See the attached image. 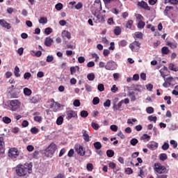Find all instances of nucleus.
<instances>
[{
    "instance_id": "9b49d317",
    "label": "nucleus",
    "mask_w": 178,
    "mask_h": 178,
    "mask_svg": "<svg viewBox=\"0 0 178 178\" xmlns=\"http://www.w3.org/2000/svg\"><path fill=\"white\" fill-rule=\"evenodd\" d=\"M29 101L30 104H38V102L41 101V97L39 95H35L32 97H30Z\"/></svg>"
},
{
    "instance_id": "2f4dec72",
    "label": "nucleus",
    "mask_w": 178,
    "mask_h": 178,
    "mask_svg": "<svg viewBox=\"0 0 178 178\" xmlns=\"http://www.w3.org/2000/svg\"><path fill=\"white\" fill-rule=\"evenodd\" d=\"M159 159L160 161H166L168 159V155L165 153L161 154L159 155Z\"/></svg>"
},
{
    "instance_id": "20e7f679",
    "label": "nucleus",
    "mask_w": 178,
    "mask_h": 178,
    "mask_svg": "<svg viewBox=\"0 0 178 178\" xmlns=\"http://www.w3.org/2000/svg\"><path fill=\"white\" fill-rule=\"evenodd\" d=\"M58 149L57 146L55 143H51L47 148L44 151V154L45 156L51 157L54 154H55V151Z\"/></svg>"
},
{
    "instance_id": "338daca9",
    "label": "nucleus",
    "mask_w": 178,
    "mask_h": 178,
    "mask_svg": "<svg viewBox=\"0 0 178 178\" xmlns=\"http://www.w3.org/2000/svg\"><path fill=\"white\" fill-rule=\"evenodd\" d=\"M125 173L127 175H131L133 173V170L130 168H127V169H125Z\"/></svg>"
},
{
    "instance_id": "13d9d810",
    "label": "nucleus",
    "mask_w": 178,
    "mask_h": 178,
    "mask_svg": "<svg viewBox=\"0 0 178 178\" xmlns=\"http://www.w3.org/2000/svg\"><path fill=\"white\" fill-rule=\"evenodd\" d=\"M119 45H120V47H126V45H127V41H126L124 40H121L119 42Z\"/></svg>"
},
{
    "instance_id": "052dcab7",
    "label": "nucleus",
    "mask_w": 178,
    "mask_h": 178,
    "mask_svg": "<svg viewBox=\"0 0 178 178\" xmlns=\"http://www.w3.org/2000/svg\"><path fill=\"white\" fill-rule=\"evenodd\" d=\"M146 112L147 113H149V115H151V113H152L154 112V108L152 107H147L146 108Z\"/></svg>"
},
{
    "instance_id": "a878e982",
    "label": "nucleus",
    "mask_w": 178,
    "mask_h": 178,
    "mask_svg": "<svg viewBox=\"0 0 178 178\" xmlns=\"http://www.w3.org/2000/svg\"><path fill=\"white\" fill-rule=\"evenodd\" d=\"M39 23L40 24H47L48 23V19L45 17H41L39 19Z\"/></svg>"
},
{
    "instance_id": "37998d69",
    "label": "nucleus",
    "mask_w": 178,
    "mask_h": 178,
    "mask_svg": "<svg viewBox=\"0 0 178 178\" xmlns=\"http://www.w3.org/2000/svg\"><path fill=\"white\" fill-rule=\"evenodd\" d=\"M122 12V9L120 8H113L112 13H114V15H119Z\"/></svg>"
},
{
    "instance_id": "bb28decb",
    "label": "nucleus",
    "mask_w": 178,
    "mask_h": 178,
    "mask_svg": "<svg viewBox=\"0 0 178 178\" xmlns=\"http://www.w3.org/2000/svg\"><path fill=\"white\" fill-rule=\"evenodd\" d=\"M122 33V28L120 26H116L114 29V34L115 35H120V33Z\"/></svg>"
},
{
    "instance_id": "bf43d9fd",
    "label": "nucleus",
    "mask_w": 178,
    "mask_h": 178,
    "mask_svg": "<svg viewBox=\"0 0 178 178\" xmlns=\"http://www.w3.org/2000/svg\"><path fill=\"white\" fill-rule=\"evenodd\" d=\"M44 33L47 34V35H49V34H51V33H52V29H51V28H46L44 29Z\"/></svg>"
},
{
    "instance_id": "c9c22d12",
    "label": "nucleus",
    "mask_w": 178,
    "mask_h": 178,
    "mask_svg": "<svg viewBox=\"0 0 178 178\" xmlns=\"http://www.w3.org/2000/svg\"><path fill=\"white\" fill-rule=\"evenodd\" d=\"M106 155L108 156V158H112L115 155V152L112 149L107 150Z\"/></svg>"
},
{
    "instance_id": "c85d7f7f",
    "label": "nucleus",
    "mask_w": 178,
    "mask_h": 178,
    "mask_svg": "<svg viewBox=\"0 0 178 178\" xmlns=\"http://www.w3.org/2000/svg\"><path fill=\"white\" fill-rule=\"evenodd\" d=\"M14 74L16 77H20V69L16 66L14 70Z\"/></svg>"
},
{
    "instance_id": "8fccbe9b",
    "label": "nucleus",
    "mask_w": 178,
    "mask_h": 178,
    "mask_svg": "<svg viewBox=\"0 0 178 178\" xmlns=\"http://www.w3.org/2000/svg\"><path fill=\"white\" fill-rule=\"evenodd\" d=\"M91 126L94 130H98L99 129V125L96 122H92Z\"/></svg>"
},
{
    "instance_id": "e433bc0d",
    "label": "nucleus",
    "mask_w": 178,
    "mask_h": 178,
    "mask_svg": "<svg viewBox=\"0 0 178 178\" xmlns=\"http://www.w3.org/2000/svg\"><path fill=\"white\" fill-rule=\"evenodd\" d=\"M129 97L131 99V101L132 102L136 101V95H134V92H129Z\"/></svg>"
},
{
    "instance_id": "680f3d73",
    "label": "nucleus",
    "mask_w": 178,
    "mask_h": 178,
    "mask_svg": "<svg viewBox=\"0 0 178 178\" xmlns=\"http://www.w3.org/2000/svg\"><path fill=\"white\" fill-rule=\"evenodd\" d=\"M54 60V56H47L46 62H48V63H50V62H52Z\"/></svg>"
},
{
    "instance_id": "0e129e2a",
    "label": "nucleus",
    "mask_w": 178,
    "mask_h": 178,
    "mask_svg": "<svg viewBox=\"0 0 178 178\" xmlns=\"http://www.w3.org/2000/svg\"><path fill=\"white\" fill-rule=\"evenodd\" d=\"M83 8V3L79 2L76 6H75V9H77L78 10L79 9H81Z\"/></svg>"
},
{
    "instance_id": "3c124183",
    "label": "nucleus",
    "mask_w": 178,
    "mask_h": 178,
    "mask_svg": "<svg viewBox=\"0 0 178 178\" xmlns=\"http://www.w3.org/2000/svg\"><path fill=\"white\" fill-rule=\"evenodd\" d=\"M119 88L116 86V85H113L111 88V92H113L114 94L118 91Z\"/></svg>"
},
{
    "instance_id": "7ed1b4c3",
    "label": "nucleus",
    "mask_w": 178,
    "mask_h": 178,
    "mask_svg": "<svg viewBox=\"0 0 178 178\" xmlns=\"http://www.w3.org/2000/svg\"><path fill=\"white\" fill-rule=\"evenodd\" d=\"M153 169L156 173L159 175H163L165 173H168V169L165 165L161 164V163H155L154 164Z\"/></svg>"
},
{
    "instance_id": "2eb2a0df",
    "label": "nucleus",
    "mask_w": 178,
    "mask_h": 178,
    "mask_svg": "<svg viewBox=\"0 0 178 178\" xmlns=\"http://www.w3.org/2000/svg\"><path fill=\"white\" fill-rule=\"evenodd\" d=\"M0 24L2 26V27H5V29H7L9 30L10 29V24L8 23L5 19H0Z\"/></svg>"
},
{
    "instance_id": "58836bf2",
    "label": "nucleus",
    "mask_w": 178,
    "mask_h": 178,
    "mask_svg": "<svg viewBox=\"0 0 178 178\" xmlns=\"http://www.w3.org/2000/svg\"><path fill=\"white\" fill-rule=\"evenodd\" d=\"M145 27V22L139 21L138 24V29H144Z\"/></svg>"
},
{
    "instance_id": "6e6552de",
    "label": "nucleus",
    "mask_w": 178,
    "mask_h": 178,
    "mask_svg": "<svg viewBox=\"0 0 178 178\" xmlns=\"http://www.w3.org/2000/svg\"><path fill=\"white\" fill-rule=\"evenodd\" d=\"M75 151L79 155H81V156H84V155H86V150L81 145H75Z\"/></svg>"
},
{
    "instance_id": "393cba45",
    "label": "nucleus",
    "mask_w": 178,
    "mask_h": 178,
    "mask_svg": "<svg viewBox=\"0 0 178 178\" xmlns=\"http://www.w3.org/2000/svg\"><path fill=\"white\" fill-rule=\"evenodd\" d=\"M171 9H173V6H166L163 11L164 15L169 16V12H170Z\"/></svg>"
},
{
    "instance_id": "5fc2aeb1",
    "label": "nucleus",
    "mask_w": 178,
    "mask_h": 178,
    "mask_svg": "<svg viewBox=\"0 0 178 178\" xmlns=\"http://www.w3.org/2000/svg\"><path fill=\"white\" fill-rule=\"evenodd\" d=\"M39 130L37 127H33L31 129V132L32 134H37L38 133Z\"/></svg>"
},
{
    "instance_id": "f704fd0d",
    "label": "nucleus",
    "mask_w": 178,
    "mask_h": 178,
    "mask_svg": "<svg viewBox=\"0 0 178 178\" xmlns=\"http://www.w3.org/2000/svg\"><path fill=\"white\" fill-rule=\"evenodd\" d=\"M2 120L6 124H9V123H10V122H12V120L9 117H3L2 118Z\"/></svg>"
},
{
    "instance_id": "6ab92c4d",
    "label": "nucleus",
    "mask_w": 178,
    "mask_h": 178,
    "mask_svg": "<svg viewBox=\"0 0 178 178\" xmlns=\"http://www.w3.org/2000/svg\"><path fill=\"white\" fill-rule=\"evenodd\" d=\"M164 81H167L169 86H175V83H173V81H175V78L172 76L165 78Z\"/></svg>"
},
{
    "instance_id": "e2e57ef3",
    "label": "nucleus",
    "mask_w": 178,
    "mask_h": 178,
    "mask_svg": "<svg viewBox=\"0 0 178 178\" xmlns=\"http://www.w3.org/2000/svg\"><path fill=\"white\" fill-rule=\"evenodd\" d=\"M73 105H74V106H80V105H81V103H80V100H79V99H75L74 101V102H73Z\"/></svg>"
},
{
    "instance_id": "9d476101",
    "label": "nucleus",
    "mask_w": 178,
    "mask_h": 178,
    "mask_svg": "<svg viewBox=\"0 0 178 178\" xmlns=\"http://www.w3.org/2000/svg\"><path fill=\"white\" fill-rule=\"evenodd\" d=\"M50 102H51L50 108L53 109L54 112H56V111L60 108V104L58 102H56L54 99H51Z\"/></svg>"
},
{
    "instance_id": "7c9ffc66",
    "label": "nucleus",
    "mask_w": 178,
    "mask_h": 178,
    "mask_svg": "<svg viewBox=\"0 0 178 178\" xmlns=\"http://www.w3.org/2000/svg\"><path fill=\"white\" fill-rule=\"evenodd\" d=\"M63 123V116L60 115L59 116L56 120V124L58 126H60Z\"/></svg>"
},
{
    "instance_id": "b1692460",
    "label": "nucleus",
    "mask_w": 178,
    "mask_h": 178,
    "mask_svg": "<svg viewBox=\"0 0 178 178\" xmlns=\"http://www.w3.org/2000/svg\"><path fill=\"white\" fill-rule=\"evenodd\" d=\"M32 93H33V92L31 91V89H30L29 88H24V95H26L27 97H30V95H31Z\"/></svg>"
},
{
    "instance_id": "603ef678",
    "label": "nucleus",
    "mask_w": 178,
    "mask_h": 178,
    "mask_svg": "<svg viewBox=\"0 0 178 178\" xmlns=\"http://www.w3.org/2000/svg\"><path fill=\"white\" fill-rule=\"evenodd\" d=\"M137 122V119L132 118V119H128L127 120V124H133V123H136Z\"/></svg>"
},
{
    "instance_id": "f03ea898",
    "label": "nucleus",
    "mask_w": 178,
    "mask_h": 178,
    "mask_svg": "<svg viewBox=\"0 0 178 178\" xmlns=\"http://www.w3.org/2000/svg\"><path fill=\"white\" fill-rule=\"evenodd\" d=\"M23 106V104L19 99H13L10 101L9 110L12 112H16V111H20Z\"/></svg>"
},
{
    "instance_id": "4468645a",
    "label": "nucleus",
    "mask_w": 178,
    "mask_h": 178,
    "mask_svg": "<svg viewBox=\"0 0 178 178\" xmlns=\"http://www.w3.org/2000/svg\"><path fill=\"white\" fill-rule=\"evenodd\" d=\"M5 152V142L3 141V137H0V154Z\"/></svg>"
},
{
    "instance_id": "f3484780",
    "label": "nucleus",
    "mask_w": 178,
    "mask_h": 178,
    "mask_svg": "<svg viewBox=\"0 0 178 178\" xmlns=\"http://www.w3.org/2000/svg\"><path fill=\"white\" fill-rule=\"evenodd\" d=\"M138 6L140 8H143V9H146L147 10H150L149 6H148V3H145V1H141L138 3Z\"/></svg>"
},
{
    "instance_id": "a19ab883",
    "label": "nucleus",
    "mask_w": 178,
    "mask_h": 178,
    "mask_svg": "<svg viewBox=\"0 0 178 178\" xmlns=\"http://www.w3.org/2000/svg\"><path fill=\"white\" fill-rule=\"evenodd\" d=\"M130 144L134 147L136 144H138V140L137 138H132L130 141Z\"/></svg>"
},
{
    "instance_id": "5701e85b",
    "label": "nucleus",
    "mask_w": 178,
    "mask_h": 178,
    "mask_svg": "<svg viewBox=\"0 0 178 178\" xmlns=\"http://www.w3.org/2000/svg\"><path fill=\"white\" fill-rule=\"evenodd\" d=\"M168 69L172 72H178V67L175 65L173 63H170L168 65Z\"/></svg>"
},
{
    "instance_id": "4c0bfd02",
    "label": "nucleus",
    "mask_w": 178,
    "mask_h": 178,
    "mask_svg": "<svg viewBox=\"0 0 178 178\" xmlns=\"http://www.w3.org/2000/svg\"><path fill=\"white\" fill-rule=\"evenodd\" d=\"M55 8L56 10H62V9H63V4L58 3L55 6Z\"/></svg>"
},
{
    "instance_id": "72a5a7b5",
    "label": "nucleus",
    "mask_w": 178,
    "mask_h": 178,
    "mask_svg": "<svg viewBox=\"0 0 178 178\" xmlns=\"http://www.w3.org/2000/svg\"><path fill=\"white\" fill-rule=\"evenodd\" d=\"M93 145H94L95 149H101V148H102V145L99 142H95L93 144Z\"/></svg>"
},
{
    "instance_id": "ea45409f",
    "label": "nucleus",
    "mask_w": 178,
    "mask_h": 178,
    "mask_svg": "<svg viewBox=\"0 0 178 178\" xmlns=\"http://www.w3.org/2000/svg\"><path fill=\"white\" fill-rule=\"evenodd\" d=\"M97 90H99L100 92H102V91L105 90V86L103 83H100L97 86Z\"/></svg>"
},
{
    "instance_id": "f8f14e48",
    "label": "nucleus",
    "mask_w": 178,
    "mask_h": 178,
    "mask_svg": "<svg viewBox=\"0 0 178 178\" xmlns=\"http://www.w3.org/2000/svg\"><path fill=\"white\" fill-rule=\"evenodd\" d=\"M81 133H82V137L84 141L86 143L90 142V135H88V132L87 131V130L83 129Z\"/></svg>"
},
{
    "instance_id": "49530a36",
    "label": "nucleus",
    "mask_w": 178,
    "mask_h": 178,
    "mask_svg": "<svg viewBox=\"0 0 178 178\" xmlns=\"http://www.w3.org/2000/svg\"><path fill=\"white\" fill-rule=\"evenodd\" d=\"M161 148H162V149H163V151H168V149H169V143H164V144L162 145Z\"/></svg>"
},
{
    "instance_id": "aec40b11",
    "label": "nucleus",
    "mask_w": 178,
    "mask_h": 178,
    "mask_svg": "<svg viewBox=\"0 0 178 178\" xmlns=\"http://www.w3.org/2000/svg\"><path fill=\"white\" fill-rule=\"evenodd\" d=\"M166 45H168V47H170L172 49H175V48L177 47V42L168 41L166 42Z\"/></svg>"
},
{
    "instance_id": "69168bd1",
    "label": "nucleus",
    "mask_w": 178,
    "mask_h": 178,
    "mask_svg": "<svg viewBox=\"0 0 178 178\" xmlns=\"http://www.w3.org/2000/svg\"><path fill=\"white\" fill-rule=\"evenodd\" d=\"M135 37L136 38H143V33H141V32L135 33Z\"/></svg>"
},
{
    "instance_id": "c756f323",
    "label": "nucleus",
    "mask_w": 178,
    "mask_h": 178,
    "mask_svg": "<svg viewBox=\"0 0 178 178\" xmlns=\"http://www.w3.org/2000/svg\"><path fill=\"white\" fill-rule=\"evenodd\" d=\"M31 55H33V56H37L38 58H40V56H41V55H42V52H41V51H31Z\"/></svg>"
},
{
    "instance_id": "f257e3e1",
    "label": "nucleus",
    "mask_w": 178,
    "mask_h": 178,
    "mask_svg": "<svg viewBox=\"0 0 178 178\" xmlns=\"http://www.w3.org/2000/svg\"><path fill=\"white\" fill-rule=\"evenodd\" d=\"M15 171L17 176H19V177H24V176L30 175V173L33 172V165L29 163L18 164L15 168Z\"/></svg>"
},
{
    "instance_id": "cd10ccee",
    "label": "nucleus",
    "mask_w": 178,
    "mask_h": 178,
    "mask_svg": "<svg viewBox=\"0 0 178 178\" xmlns=\"http://www.w3.org/2000/svg\"><path fill=\"white\" fill-rule=\"evenodd\" d=\"M87 79L89 80V81H94L95 79V74H94V73L88 74Z\"/></svg>"
},
{
    "instance_id": "412c9836",
    "label": "nucleus",
    "mask_w": 178,
    "mask_h": 178,
    "mask_svg": "<svg viewBox=\"0 0 178 178\" xmlns=\"http://www.w3.org/2000/svg\"><path fill=\"white\" fill-rule=\"evenodd\" d=\"M52 42H54V40L51 38H47L44 40V45L46 47H51L52 45Z\"/></svg>"
},
{
    "instance_id": "473e14b6",
    "label": "nucleus",
    "mask_w": 178,
    "mask_h": 178,
    "mask_svg": "<svg viewBox=\"0 0 178 178\" xmlns=\"http://www.w3.org/2000/svg\"><path fill=\"white\" fill-rule=\"evenodd\" d=\"M86 169L88 170V172H92V170L94 169V165L92 163H89L86 165Z\"/></svg>"
},
{
    "instance_id": "c03bdc74",
    "label": "nucleus",
    "mask_w": 178,
    "mask_h": 178,
    "mask_svg": "<svg viewBox=\"0 0 178 178\" xmlns=\"http://www.w3.org/2000/svg\"><path fill=\"white\" fill-rule=\"evenodd\" d=\"M171 3V5H177L178 1L177 0H166L165 3Z\"/></svg>"
},
{
    "instance_id": "423d86ee",
    "label": "nucleus",
    "mask_w": 178,
    "mask_h": 178,
    "mask_svg": "<svg viewBox=\"0 0 178 178\" xmlns=\"http://www.w3.org/2000/svg\"><path fill=\"white\" fill-rule=\"evenodd\" d=\"M140 45H141V44L139 42L134 41V42L129 44V48L131 49L132 52H138L140 49Z\"/></svg>"
},
{
    "instance_id": "4d7b16f0",
    "label": "nucleus",
    "mask_w": 178,
    "mask_h": 178,
    "mask_svg": "<svg viewBox=\"0 0 178 178\" xmlns=\"http://www.w3.org/2000/svg\"><path fill=\"white\" fill-rule=\"evenodd\" d=\"M165 101H167V104L168 105H170V104H172V102L170 101V99H172V98L170 97V96H165L164 97Z\"/></svg>"
},
{
    "instance_id": "39448f33",
    "label": "nucleus",
    "mask_w": 178,
    "mask_h": 178,
    "mask_svg": "<svg viewBox=\"0 0 178 178\" xmlns=\"http://www.w3.org/2000/svg\"><path fill=\"white\" fill-rule=\"evenodd\" d=\"M18 155H20V152L16 147H12L8 150V156L11 159H16Z\"/></svg>"
},
{
    "instance_id": "ddd939ff",
    "label": "nucleus",
    "mask_w": 178,
    "mask_h": 178,
    "mask_svg": "<svg viewBox=\"0 0 178 178\" xmlns=\"http://www.w3.org/2000/svg\"><path fill=\"white\" fill-rule=\"evenodd\" d=\"M149 149H152V151H155L156 148H158V143L156 142H151L147 145Z\"/></svg>"
},
{
    "instance_id": "774afa93",
    "label": "nucleus",
    "mask_w": 178,
    "mask_h": 178,
    "mask_svg": "<svg viewBox=\"0 0 178 178\" xmlns=\"http://www.w3.org/2000/svg\"><path fill=\"white\" fill-rule=\"evenodd\" d=\"M104 106L109 108L111 106V101L109 99H107L104 103Z\"/></svg>"
},
{
    "instance_id": "a18cd8bd",
    "label": "nucleus",
    "mask_w": 178,
    "mask_h": 178,
    "mask_svg": "<svg viewBox=\"0 0 178 178\" xmlns=\"http://www.w3.org/2000/svg\"><path fill=\"white\" fill-rule=\"evenodd\" d=\"M148 120H149L150 122H154V123H156V116H152L150 115L147 118Z\"/></svg>"
},
{
    "instance_id": "864d4df0",
    "label": "nucleus",
    "mask_w": 178,
    "mask_h": 178,
    "mask_svg": "<svg viewBox=\"0 0 178 178\" xmlns=\"http://www.w3.org/2000/svg\"><path fill=\"white\" fill-rule=\"evenodd\" d=\"M81 118H87L88 116V112L87 111H82L81 112Z\"/></svg>"
},
{
    "instance_id": "de8ad7c7",
    "label": "nucleus",
    "mask_w": 178,
    "mask_h": 178,
    "mask_svg": "<svg viewBox=\"0 0 178 178\" xmlns=\"http://www.w3.org/2000/svg\"><path fill=\"white\" fill-rule=\"evenodd\" d=\"M92 104L93 105H98V104H99V97H94L92 100Z\"/></svg>"
},
{
    "instance_id": "4be33fe9",
    "label": "nucleus",
    "mask_w": 178,
    "mask_h": 178,
    "mask_svg": "<svg viewBox=\"0 0 178 178\" xmlns=\"http://www.w3.org/2000/svg\"><path fill=\"white\" fill-rule=\"evenodd\" d=\"M170 53V50L169 49V47H163L161 48V54L163 55H169Z\"/></svg>"
},
{
    "instance_id": "09e8293b",
    "label": "nucleus",
    "mask_w": 178,
    "mask_h": 178,
    "mask_svg": "<svg viewBox=\"0 0 178 178\" xmlns=\"http://www.w3.org/2000/svg\"><path fill=\"white\" fill-rule=\"evenodd\" d=\"M131 26H133V20L129 19L126 24V27L127 29H131Z\"/></svg>"
},
{
    "instance_id": "1a4fd4ad",
    "label": "nucleus",
    "mask_w": 178,
    "mask_h": 178,
    "mask_svg": "<svg viewBox=\"0 0 178 178\" xmlns=\"http://www.w3.org/2000/svg\"><path fill=\"white\" fill-rule=\"evenodd\" d=\"M66 115L67 120H70V119H72V118H77V111L70 110L66 112Z\"/></svg>"
},
{
    "instance_id": "0eeeda50",
    "label": "nucleus",
    "mask_w": 178,
    "mask_h": 178,
    "mask_svg": "<svg viewBox=\"0 0 178 178\" xmlns=\"http://www.w3.org/2000/svg\"><path fill=\"white\" fill-rule=\"evenodd\" d=\"M118 69V64L114 61H108L105 66L106 70H116Z\"/></svg>"
},
{
    "instance_id": "a211bd4d",
    "label": "nucleus",
    "mask_w": 178,
    "mask_h": 178,
    "mask_svg": "<svg viewBox=\"0 0 178 178\" xmlns=\"http://www.w3.org/2000/svg\"><path fill=\"white\" fill-rule=\"evenodd\" d=\"M122 105H123V100H121L118 104H114L113 106V109H114V111H120V108H122Z\"/></svg>"
},
{
    "instance_id": "79ce46f5",
    "label": "nucleus",
    "mask_w": 178,
    "mask_h": 178,
    "mask_svg": "<svg viewBox=\"0 0 178 178\" xmlns=\"http://www.w3.org/2000/svg\"><path fill=\"white\" fill-rule=\"evenodd\" d=\"M85 88H86V91H87V92H91V91H92V86H91L88 84L85 85Z\"/></svg>"
},
{
    "instance_id": "6e6d98bb",
    "label": "nucleus",
    "mask_w": 178,
    "mask_h": 178,
    "mask_svg": "<svg viewBox=\"0 0 178 178\" xmlns=\"http://www.w3.org/2000/svg\"><path fill=\"white\" fill-rule=\"evenodd\" d=\"M30 77H31V74L30 72H26L24 74V79H25V80H29Z\"/></svg>"
},
{
    "instance_id": "dca6fc26",
    "label": "nucleus",
    "mask_w": 178,
    "mask_h": 178,
    "mask_svg": "<svg viewBox=\"0 0 178 178\" xmlns=\"http://www.w3.org/2000/svg\"><path fill=\"white\" fill-rule=\"evenodd\" d=\"M61 37L63 38H67V40H70L72 38V35L70 34V32L67 31H63L61 33Z\"/></svg>"
}]
</instances>
